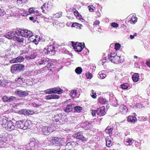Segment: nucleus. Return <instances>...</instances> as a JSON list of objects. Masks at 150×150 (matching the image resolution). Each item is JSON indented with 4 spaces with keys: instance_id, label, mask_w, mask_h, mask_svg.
Here are the masks:
<instances>
[{
    "instance_id": "obj_1",
    "label": "nucleus",
    "mask_w": 150,
    "mask_h": 150,
    "mask_svg": "<svg viewBox=\"0 0 150 150\" xmlns=\"http://www.w3.org/2000/svg\"><path fill=\"white\" fill-rule=\"evenodd\" d=\"M2 122V126L8 131H11L15 129V127L14 123L7 117H4Z\"/></svg>"
},
{
    "instance_id": "obj_2",
    "label": "nucleus",
    "mask_w": 150,
    "mask_h": 150,
    "mask_svg": "<svg viewBox=\"0 0 150 150\" xmlns=\"http://www.w3.org/2000/svg\"><path fill=\"white\" fill-rule=\"evenodd\" d=\"M50 143L52 145L61 146L64 145L66 143V140L63 138L51 137L50 138Z\"/></svg>"
},
{
    "instance_id": "obj_3",
    "label": "nucleus",
    "mask_w": 150,
    "mask_h": 150,
    "mask_svg": "<svg viewBox=\"0 0 150 150\" xmlns=\"http://www.w3.org/2000/svg\"><path fill=\"white\" fill-rule=\"evenodd\" d=\"M41 144L39 143L38 141L36 140L35 139L31 141L28 145V149L31 150H44L41 147Z\"/></svg>"
},
{
    "instance_id": "obj_4",
    "label": "nucleus",
    "mask_w": 150,
    "mask_h": 150,
    "mask_svg": "<svg viewBox=\"0 0 150 150\" xmlns=\"http://www.w3.org/2000/svg\"><path fill=\"white\" fill-rule=\"evenodd\" d=\"M25 70V66L20 63L13 64L11 67V71L12 74H16Z\"/></svg>"
},
{
    "instance_id": "obj_5",
    "label": "nucleus",
    "mask_w": 150,
    "mask_h": 150,
    "mask_svg": "<svg viewBox=\"0 0 150 150\" xmlns=\"http://www.w3.org/2000/svg\"><path fill=\"white\" fill-rule=\"evenodd\" d=\"M44 92L46 94L58 93L59 94L63 93V91L60 88L58 87L47 89L44 91Z\"/></svg>"
},
{
    "instance_id": "obj_6",
    "label": "nucleus",
    "mask_w": 150,
    "mask_h": 150,
    "mask_svg": "<svg viewBox=\"0 0 150 150\" xmlns=\"http://www.w3.org/2000/svg\"><path fill=\"white\" fill-rule=\"evenodd\" d=\"M72 46L74 48L75 50L77 52H80L85 47L84 43L82 45V43L74 42L73 41L71 42Z\"/></svg>"
},
{
    "instance_id": "obj_7",
    "label": "nucleus",
    "mask_w": 150,
    "mask_h": 150,
    "mask_svg": "<svg viewBox=\"0 0 150 150\" xmlns=\"http://www.w3.org/2000/svg\"><path fill=\"white\" fill-rule=\"evenodd\" d=\"M66 118L65 115L59 113L54 115L53 118V120L57 122H59L60 124H62L65 122Z\"/></svg>"
},
{
    "instance_id": "obj_8",
    "label": "nucleus",
    "mask_w": 150,
    "mask_h": 150,
    "mask_svg": "<svg viewBox=\"0 0 150 150\" xmlns=\"http://www.w3.org/2000/svg\"><path fill=\"white\" fill-rule=\"evenodd\" d=\"M55 47L53 45H50L48 46L47 49L45 48L44 52L46 54L50 55H54L56 53Z\"/></svg>"
},
{
    "instance_id": "obj_9",
    "label": "nucleus",
    "mask_w": 150,
    "mask_h": 150,
    "mask_svg": "<svg viewBox=\"0 0 150 150\" xmlns=\"http://www.w3.org/2000/svg\"><path fill=\"white\" fill-rule=\"evenodd\" d=\"M108 57L109 60L114 63L118 64L123 62L122 61H121L120 59V56H118L117 54L114 56L108 55Z\"/></svg>"
},
{
    "instance_id": "obj_10",
    "label": "nucleus",
    "mask_w": 150,
    "mask_h": 150,
    "mask_svg": "<svg viewBox=\"0 0 150 150\" xmlns=\"http://www.w3.org/2000/svg\"><path fill=\"white\" fill-rule=\"evenodd\" d=\"M53 130V126H44L42 129V132L44 135H47L52 132Z\"/></svg>"
},
{
    "instance_id": "obj_11",
    "label": "nucleus",
    "mask_w": 150,
    "mask_h": 150,
    "mask_svg": "<svg viewBox=\"0 0 150 150\" xmlns=\"http://www.w3.org/2000/svg\"><path fill=\"white\" fill-rule=\"evenodd\" d=\"M15 94L18 96L25 97L29 94L27 91H24L20 90H17L15 92Z\"/></svg>"
},
{
    "instance_id": "obj_12",
    "label": "nucleus",
    "mask_w": 150,
    "mask_h": 150,
    "mask_svg": "<svg viewBox=\"0 0 150 150\" xmlns=\"http://www.w3.org/2000/svg\"><path fill=\"white\" fill-rule=\"evenodd\" d=\"M72 137L74 138H76L82 141H86L87 140V138L84 137L81 132L77 133L74 134L72 135Z\"/></svg>"
},
{
    "instance_id": "obj_13",
    "label": "nucleus",
    "mask_w": 150,
    "mask_h": 150,
    "mask_svg": "<svg viewBox=\"0 0 150 150\" xmlns=\"http://www.w3.org/2000/svg\"><path fill=\"white\" fill-rule=\"evenodd\" d=\"M77 143L76 142L71 141L68 142L65 146V150H70L74 148L76 146Z\"/></svg>"
},
{
    "instance_id": "obj_14",
    "label": "nucleus",
    "mask_w": 150,
    "mask_h": 150,
    "mask_svg": "<svg viewBox=\"0 0 150 150\" xmlns=\"http://www.w3.org/2000/svg\"><path fill=\"white\" fill-rule=\"evenodd\" d=\"M18 113L20 114L28 116L33 115L34 112L30 110L23 109L20 110Z\"/></svg>"
},
{
    "instance_id": "obj_15",
    "label": "nucleus",
    "mask_w": 150,
    "mask_h": 150,
    "mask_svg": "<svg viewBox=\"0 0 150 150\" xmlns=\"http://www.w3.org/2000/svg\"><path fill=\"white\" fill-rule=\"evenodd\" d=\"M97 115L100 116H104L106 113L105 108L104 106H103L100 108H98L96 110Z\"/></svg>"
},
{
    "instance_id": "obj_16",
    "label": "nucleus",
    "mask_w": 150,
    "mask_h": 150,
    "mask_svg": "<svg viewBox=\"0 0 150 150\" xmlns=\"http://www.w3.org/2000/svg\"><path fill=\"white\" fill-rule=\"evenodd\" d=\"M93 122L92 121L88 122L86 121L83 123L82 126L83 128H86V129H90L92 127V124Z\"/></svg>"
},
{
    "instance_id": "obj_17",
    "label": "nucleus",
    "mask_w": 150,
    "mask_h": 150,
    "mask_svg": "<svg viewBox=\"0 0 150 150\" xmlns=\"http://www.w3.org/2000/svg\"><path fill=\"white\" fill-rule=\"evenodd\" d=\"M15 35L13 31H9L7 32L4 35V36L6 38L10 39L12 40H13L14 37L16 36L14 35Z\"/></svg>"
},
{
    "instance_id": "obj_18",
    "label": "nucleus",
    "mask_w": 150,
    "mask_h": 150,
    "mask_svg": "<svg viewBox=\"0 0 150 150\" xmlns=\"http://www.w3.org/2000/svg\"><path fill=\"white\" fill-rule=\"evenodd\" d=\"M49 61V59L47 58H42L40 61H39V65L41 66L42 65H47Z\"/></svg>"
},
{
    "instance_id": "obj_19",
    "label": "nucleus",
    "mask_w": 150,
    "mask_h": 150,
    "mask_svg": "<svg viewBox=\"0 0 150 150\" xmlns=\"http://www.w3.org/2000/svg\"><path fill=\"white\" fill-rule=\"evenodd\" d=\"M127 120L129 122L134 124L137 121V120L135 115L134 116L132 115H129L127 117Z\"/></svg>"
},
{
    "instance_id": "obj_20",
    "label": "nucleus",
    "mask_w": 150,
    "mask_h": 150,
    "mask_svg": "<svg viewBox=\"0 0 150 150\" xmlns=\"http://www.w3.org/2000/svg\"><path fill=\"white\" fill-rule=\"evenodd\" d=\"M23 121L22 120L17 121L15 123V128H19L21 129H23Z\"/></svg>"
},
{
    "instance_id": "obj_21",
    "label": "nucleus",
    "mask_w": 150,
    "mask_h": 150,
    "mask_svg": "<svg viewBox=\"0 0 150 150\" xmlns=\"http://www.w3.org/2000/svg\"><path fill=\"white\" fill-rule=\"evenodd\" d=\"M30 121L26 120L25 122L23 121V130H26L29 129L31 127V125Z\"/></svg>"
},
{
    "instance_id": "obj_22",
    "label": "nucleus",
    "mask_w": 150,
    "mask_h": 150,
    "mask_svg": "<svg viewBox=\"0 0 150 150\" xmlns=\"http://www.w3.org/2000/svg\"><path fill=\"white\" fill-rule=\"evenodd\" d=\"M60 97V96L57 95L52 94L48 95L45 96V99L46 100H50L52 99H58Z\"/></svg>"
},
{
    "instance_id": "obj_23",
    "label": "nucleus",
    "mask_w": 150,
    "mask_h": 150,
    "mask_svg": "<svg viewBox=\"0 0 150 150\" xmlns=\"http://www.w3.org/2000/svg\"><path fill=\"white\" fill-rule=\"evenodd\" d=\"M24 32V33L25 34L24 35V37H29V39H30V40H31V37L33 36V34L32 32L30 30H23Z\"/></svg>"
},
{
    "instance_id": "obj_24",
    "label": "nucleus",
    "mask_w": 150,
    "mask_h": 150,
    "mask_svg": "<svg viewBox=\"0 0 150 150\" xmlns=\"http://www.w3.org/2000/svg\"><path fill=\"white\" fill-rule=\"evenodd\" d=\"M37 56V53L34 52L31 54L29 56H25V57L26 59L29 60L30 59H35Z\"/></svg>"
},
{
    "instance_id": "obj_25",
    "label": "nucleus",
    "mask_w": 150,
    "mask_h": 150,
    "mask_svg": "<svg viewBox=\"0 0 150 150\" xmlns=\"http://www.w3.org/2000/svg\"><path fill=\"white\" fill-rule=\"evenodd\" d=\"M74 105H72L69 104L65 108L64 111L65 112H69L72 111Z\"/></svg>"
},
{
    "instance_id": "obj_26",
    "label": "nucleus",
    "mask_w": 150,
    "mask_h": 150,
    "mask_svg": "<svg viewBox=\"0 0 150 150\" xmlns=\"http://www.w3.org/2000/svg\"><path fill=\"white\" fill-rule=\"evenodd\" d=\"M13 38L14 41H16L19 43L23 42L24 40L23 38H22V36H15Z\"/></svg>"
},
{
    "instance_id": "obj_27",
    "label": "nucleus",
    "mask_w": 150,
    "mask_h": 150,
    "mask_svg": "<svg viewBox=\"0 0 150 150\" xmlns=\"http://www.w3.org/2000/svg\"><path fill=\"white\" fill-rule=\"evenodd\" d=\"M49 63L47 64V65L48 67H50V70L51 71H54V69H52V68L55 67V64L52 61H50V60L49 61Z\"/></svg>"
},
{
    "instance_id": "obj_28",
    "label": "nucleus",
    "mask_w": 150,
    "mask_h": 150,
    "mask_svg": "<svg viewBox=\"0 0 150 150\" xmlns=\"http://www.w3.org/2000/svg\"><path fill=\"white\" fill-rule=\"evenodd\" d=\"M98 100L99 102L102 104H107L108 102L107 100L105 98L102 97H100L98 99Z\"/></svg>"
},
{
    "instance_id": "obj_29",
    "label": "nucleus",
    "mask_w": 150,
    "mask_h": 150,
    "mask_svg": "<svg viewBox=\"0 0 150 150\" xmlns=\"http://www.w3.org/2000/svg\"><path fill=\"white\" fill-rule=\"evenodd\" d=\"M133 81L134 82H137L139 80V75L138 73H135L132 76Z\"/></svg>"
},
{
    "instance_id": "obj_30",
    "label": "nucleus",
    "mask_w": 150,
    "mask_h": 150,
    "mask_svg": "<svg viewBox=\"0 0 150 150\" xmlns=\"http://www.w3.org/2000/svg\"><path fill=\"white\" fill-rule=\"evenodd\" d=\"M113 129L112 128H111L109 126H108L105 129V131L106 133H108L109 134L110 136V134L112 132Z\"/></svg>"
},
{
    "instance_id": "obj_31",
    "label": "nucleus",
    "mask_w": 150,
    "mask_h": 150,
    "mask_svg": "<svg viewBox=\"0 0 150 150\" xmlns=\"http://www.w3.org/2000/svg\"><path fill=\"white\" fill-rule=\"evenodd\" d=\"M83 27L82 25L78 23H73L71 27H76L77 28H78L79 29H81V26Z\"/></svg>"
},
{
    "instance_id": "obj_32",
    "label": "nucleus",
    "mask_w": 150,
    "mask_h": 150,
    "mask_svg": "<svg viewBox=\"0 0 150 150\" xmlns=\"http://www.w3.org/2000/svg\"><path fill=\"white\" fill-rule=\"evenodd\" d=\"M74 112H81L82 108V107L79 106H76L74 107Z\"/></svg>"
},
{
    "instance_id": "obj_33",
    "label": "nucleus",
    "mask_w": 150,
    "mask_h": 150,
    "mask_svg": "<svg viewBox=\"0 0 150 150\" xmlns=\"http://www.w3.org/2000/svg\"><path fill=\"white\" fill-rule=\"evenodd\" d=\"M16 98L13 96L8 97V102L12 103L16 101Z\"/></svg>"
},
{
    "instance_id": "obj_34",
    "label": "nucleus",
    "mask_w": 150,
    "mask_h": 150,
    "mask_svg": "<svg viewBox=\"0 0 150 150\" xmlns=\"http://www.w3.org/2000/svg\"><path fill=\"white\" fill-rule=\"evenodd\" d=\"M23 75L25 78H26L27 77H29L31 76V72L29 71H26L23 73Z\"/></svg>"
},
{
    "instance_id": "obj_35",
    "label": "nucleus",
    "mask_w": 150,
    "mask_h": 150,
    "mask_svg": "<svg viewBox=\"0 0 150 150\" xmlns=\"http://www.w3.org/2000/svg\"><path fill=\"white\" fill-rule=\"evenodd\" d=\"M76 73L77 74H80L82 71V69L80 67H77L75 69Z\"/></svg>"
},
{
    "instance_id": "obj_36",
    "label": "nucleus",
    "mask_w": 150,
    "mask_h": 150,
    "mask_svg": "<svg viewBox=\"0 0 150 150\" xmlns=\"http://www.w3.org/2000/svg\"><path fill=\"white\" fill-rule=\"evenodd\" d=\"M7 140V138L5 136L0 135V142H5Z\"/></svg>"
},
{
    "instance_id": "obj_37",
    "label": "nucleus",
    "mask_w": 150,
    "mask_h": 150,
    "mask_svg": "<svg viewBox=\"0 0 150 150\" xmlns=\"http://www.w3.org/2000/svg\"><path fill=\"white\" fill-rule=\"evenodd\" d=\"M121 88L123 89H128L129 86V84L127 83L122 84L121 85Z\"/></svg>"
},
{
    "instance_id": "obj_38",
    "label": "nucleus",
    "mask_w": 150,
    "mask_h": 150,
    "mask_svg": "<svg viewBox=\"0 0 150 150\" xmlns=\"http://www.w3.org/2000/svg\"><path fill=\"white\" fill-rule=\"evenodd\" d=\"M76 92V90H72L70 93V96L73 98L75 97L77 94Z\"/></svg>"
},
{
    "instance_id": "obj_39",
    "label": "nucleus",
    "mask_w": 150,
    "mask_h": 150,
    "mask_svg": "<svg viewBox=\"0 0 150 150\" xmlns=\"http://www.w3.org/2000/svg\"><path fill=\"white\" fill-rule=\"evenodd\" d=\"M16 60V62H20L22 61H23L24 60V58L22 56H19L15 58Z\"/></svg>"
},
{
    "instance_id": "obj_40",
    "label": "nucleus",
    "mask_w": 150,
    "mask_h": 150,
    "mask_svg": "<svg viewBox=\"0 0 150 150\" xmlns=\"http://www.w3.org/2000/svg\"><path fill=\"white\" fill-rule=\"evenodd\" d=\"M132 141H134V140H133L132 139H131L129 138L126 139L125 141V142L128 143V144H127L129 145L132 144L133 142Z\"/></svg>"
},
{
    "instance_id": "obj_41",
    "label": "nucleus",
    "mask_w": 150,
    "mask_h": 150,
    "mask_svg": "<svg viewBox=\"0 0 150 150\" xmlns=\"http://www.w3.org/2000/svg\"><path fill=\"white\" fill-rule=\"evenodd\" d=\"M6 13L4 8L2 7H0V16H3Z\"/></svg>"
},
{
    "instance_id": "obj_42",
    "label": "nucleus",
    "mask_w": 150,
    "mask_h": 150,
    "mask_svg": "<svg viewBox=\"0 0 150 150\" xmlns=\"http://www.w3.org/2000/svg\"><path fill=\"white\" fill-rule=\"evenodd\" d=\"M106 145L108 147H109L111 143V141L110 140L108 139V138H106Z\"/></svg>"
},
{
    "instance_id": "obj_43",
    "label": "nucleus",
    "mask_w": 150,
    "mask_h": 150,
    "mask_svg": "<svg viewBox=\"0 0 150 150\" xmlns=\"http://www.w3.org/2000/svg\"><path fill=\"white\" fill-rule=\"evenodd\" d=\"M91 96L93 98H96V93L93 90H92L91 91Z\"/></svg>"
},
{
    "instance_id": "obj_44",
    "label": "nucleus",
    "mask_w": 150,
    "mask_h": 150,
    "mask_svg": "<svg viewBox=\"0 0 150 150\" xmlns=\"http://www.w3.org/2000/svg\"><path fill=\"white\" fill-rule=\"evenodd\" d=\"M121 47V45L119 43H116L115 44V48L116 50H119Z\"/></svg>"
},
{
    "instance_id": "obj_45",
    "label": "nucleus",
    "mask_w": 150,
    "mask_h": 150,
    "mask_svg": "<svg viewBox=\"0 0 150 150\" xmlns=\"http://www.w3.org/2000/svg\"><path fill=\"white\" fill-rule=\"evenodd\" d=\"M117 100L116 98H112V101H111V102L112 104L116 106L117 104Z\"/></svg>"
},
{
    "instance_id": "obj_46",
    "label": "nucleus",
    "mask_w": 150,
    "mask_h": 150,
    "mask_svg": "<svg viewBox=\"0 0 150 150\" xmlns=\"http://www.w3.org/2000/svg\"><path fill=\"white\" fill-rule=\"evenodd\" d=\"M88 8L89 11L91 12L93 11L95 8V7L92 5L88 6Z\"/></svg>"
},
{
    "instance_id": "obj_47",
    "label": "nucleus",
    "mask_w": 150,
    "mask_h": 150,
    "mask_svg": "<svg viewBox=\"0 0 150 150\" xmlns=\"http://www.w3.org/2000/svg\"><path fill=\"white\" fill-rule=\"evenodd\" d=\"M8 97L6 96H4L2 98L3 101L4 102H8Z\"/></svg>"
},
{
    "instance_id": "obj_48",
    "label": "nucleus",
    "mask_w": 150,
    "mask_h": 150,
    "mask_svg": "<svg viewBox=\"0 0 150 150\" xmlns=\"http://www.w3.org/2000/svg\"><path fill=\"white\" fill-rule=\"evenodd\" d=\"M120 109L122 110V111H123L124 110L127 111V107L124 105H120Z\"/></svg>"
},
{
    "instance_id": "obj_49",
    "label": "nucleus",
    "mask_w": 150,
    "mask_h": 150,
    "mask_svg": "<svg viewBox=\"0 0 150 150\" xmlns=\"http://www.w3.org/2000/svg\"><path fill=\"white\" fill-rule=\"evenodd\" d=\"M147 118L146 117H138V119L140 121H145L147 120Z\"/></svg>"
},
{
    "instance_id": "obj_50",
    "label": "nucleus",
    "mask_w": 150,
    "mask_h": 150,
    "mask_svg": "<svg viewBox=\"0 0 150 150\" xmlns=\"http://www.w3.org/2000/svg\"><path fill=\"white\" fill-rule=\"evenodd\" d=\"M98 75H99L100 78L102 79H104L106 76V75L105 74L102 73L100 72L99 73Z\"/></svg>"
},
{
    "instance_id": "obj_51",
    "label": "nucleus",
    "mask_w": 150,
    "mask_h": 150,
    "mask_svg": "<svg viewBox=\"0 0 150 150\" xmlns=\"http://www.w3.org/2000/svg\"><path fill=\"white\" fill-rule=\"evenodd\" d=\"M86 78L88 79H91L92 77V75L91 73H86Z\"/></svg>"
},
{
    "instance_id": "obj_52",
    "label": "nucleus",
    "mask_w": 150,
    "mask_h": 150,
    "mask_svg": "<svg viewBox=\"0 0 150 150\" xmlns=\"http://www.w3.org/2000/svg\"><path fill=\"white\" fill-rule=\"evenodd\" d=\"M48 3H45L41 7V8L42 10L43 11H45L44 8H46V7H48Z\"/></svg>"
},
{
    "instance_id": "obj_53",
    "label": "nucleus",
    "mask_w": 150,
    "mask_h": 150,
    "mask_svg": "<svg viewBox=\"0 0 150 150\" xmlns=\"http://www.w3.org/2000/svg\"><path fill=\"white\" fill-rule=\"evenodd\" d=\"M111 26L114 28H117L118 27L119 25L117 23L113 22L111 23Z\"/></svg>"
},
{
    "instance_id": "obj_54",
    "label": "nucleus",
    "mask_w": 150,
    "mask_h": 150,
    "mask_svg": "<svg viewBox=\"0 0 150 150\" xmlns=\"http://www.w3.org/2000/svg\"><path fill=\"white\" fill-rule=\"evenodd\" d=\"M26 0H17V3L18 5L22 4L25 2Z\"/></svg>"
},
{
    "instance_id": "obj_55",
    "label": "nucleus",
    "mask_w": 150,
    "mask_h": 150,
    "mask_svg": "<svg viewBox=\"0 0 150 150\" xmlns=\"http://www.w3.org/2000/svg\"><path fill=\"white\" fill-rule=\"evenodd\" d=\"M15 33L17 35H19L21 33V29H17L15 31Z\"/></svg>"
},
{
    "instance_id": "obj_56",
    "label": "nucleus",
    "mask_w": 150,
    "mask_h": 150,
    "mask_svg": "<svg viewBox=\"0 0 150 150\" xmlns=\"http://www.w3.org/2000/svg\"><path fill=\"white\" fill-rule=\"evenodd\" d=\"M136 106L137 108H142L143 107V105L140 103H137L136 104Z\"/></svg>"
},
{
    "instance_id": "obj_57",
    "label": "nucleus",
    "mask_w": 150,
    "mask_h": 150,
    "mask_svg": "<svg viewBox=\"0 0 150 150\" xmlns=\"http://www.w3.org/2000/svg\"><path fill=\"white\" fill-rule=\"evenodd\" d=\"M29 19L30 21H33V22H35L36 21V19H35L34 17L33 16L30 17Z\"/></svg>"
},
{
    "instance_id": "obj_58",
    "label": "nucleus",
    "mask_w": 150,
    "mask_h": 150,
    "mask_svg": "<svg viewBox=\"0 0 150 150\" xmlns=\"http://www.w3.org/2000/svg\"><path fill=\"white\" fill-rule=\"evenodd\" d=\"M29 11L30 13H32L35 12L34 10L32 8H30L29 9Z\"/></svg>"
},
{
    "instance_id": "obj_59",
    "label": "nucleus",
    "mask_w": 150,
    "mask_h": 150,
    "mask_svg": "<svg viewBox=\"0 0 150 150\" xmlns=\"http://www.w3.org/2000/svg\"><path fill=\"white\" fill-rule=\"evenodd\" d=\"M9 62H10V63L11 64L17 62L15 58H14L12 60H10Z\"/></svg>"
},
{
    "instance_id": "obj_60",
    "label": "nucleus",
    "mask_w": 150,
    "mask_h": 150,
    "mask_svg": "<svg viewBox=\"0 0 150 150\" xmlns=\"http://www.w3.org/2000/svg\"><path fill=\"white\" fill-rule=\"evenodd\" d=\"M4 81L3 79L2 80L1 79L0 80V86H3L4 84Z\"/></svg>"
},
{
    "instance_id": "obj_61",
    "label": "nucleus",
    "mask_w": 150,
    "mask_h": 150,
    "mask_svg": "<svg viewBox=\"0 0 150 150\" xmlns=\"http://www.w3.org/2000/svg\"><path fill=\"white\" fill-rule=\"evenodd\" d=\"M43 69L45 70H50V67H48V65H47V66H45L43 67Z\"/></svg>"
},
{
    "instance_id": "obj_62",
    "label": "nucleus",
    "mask_w": 150,
    "mask_h": 150,
    "mask_svg": "<svg viewBox=\"0 0 150 150\" xmlns=\"http://www.w3.org/2000/svg\"><path fill=\"white\" fill-rule=\"evenodd\" d=\"M33 42H34L36 45H37L38 43V40L36 39H35L33 40Z\"/></svg>"
},
{
    "instance_id": "obj_63",
    "label": "nucleus",
    "mask_w": 150,
    "mask_h": 150,
    "mask_svg": "<svg viewBox=\"0 0 150 150\" xmlns=\"http://www.w3.org/2000/svg\"><path fill=\"white\" fill-rule=\"evenodd\" d=\"M39 39L38 41H41V42H44L45 41V40L43 38H41V39H40V38H39Z\"/></svg>"
},
{
    "instance_id": "obj_64",
    "label": "nucleus",
    "mask_w": 150,
    "mask_h": 150,
    "mask_svg": "<svg viewBox=\"0 0 150 150\" xmlns=\"http://www.w3.org/2000/svg\"><path fill=\"white\" fill-rule=\"evenodd\" d=\"M74 15L76 17V18H77L80 16H81V15L79 13H75Z\"/></svg>"
}]
</instances>
